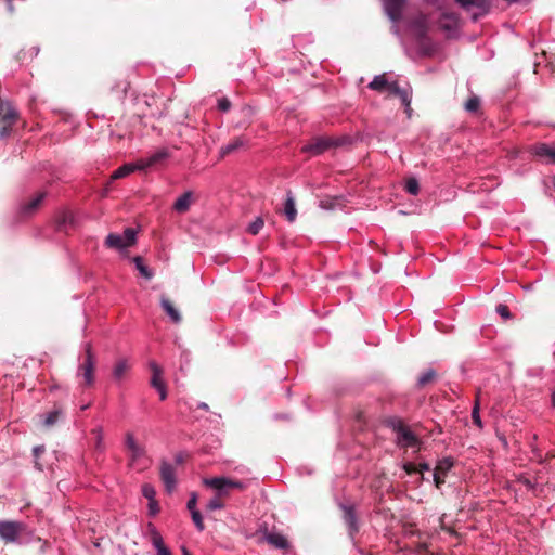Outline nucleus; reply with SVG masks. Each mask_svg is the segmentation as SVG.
<instances>
[{
  "instance_id": "obj_27",
  "label": "nucleus",
  "mask_w": 555,
  "mask_h": 555,
  "mask_svg": "<svg viewBox=\"0 0 555 555\" xmlns=\"http://www.w3.org/2000/svg\"><path fill=\"white\" fill-rule=\"evenodd\" d=\"M266 540L269 544L280 550H286L289 546L287 539L281 533H269Z\"/></svg>"
},
{
  "instance_id": "obj_50",
  "label": "nucleus",
  "mask_w": 555,
  "mask_h": 555,
  "mask_svg": "<svg viewBox=\"0 0 555 555\" xmlns=\"http://www.w3.org/2000/svg\"><path fill=\"white\" fill-rule=\"evenodd\" d=\"M44 452V447L43 446H36L34 447L33 449V453H34V456L37 459L40 454H42Z\"/></svg>"
},
{
  "instance_id": "obj_48",
  "label": "nucleus",
  "mask_w": 555,
  "mask_h": 555,
  "mask_svg": "<svg viewBox=\"0 0 555 555\" xmlns=\"http://www.w3.org/2000/svg\"><path fill=\"white\" fill-rule=\"evenodd\" d=\"M403 469L405 470L406 474L409 475H412V474H415L417 473V467L415 464L411 463V462H408V463H404L403 464Z\"/></svg>"
},
{
  "instance_id": "obj_26",
  "label": "nucleus",
  "mask_w": 555,
  "mask_h": 555,
  "mask_svg": "<svg viewBox=\"0 0 555 555\" xmlns=\"http://www.w3.org/2000/svg\"><path fill=\"white\" fill-rule=\"evenodd\" d=\"M284 215L289 222H294L297 217L295 199L291 192L287 193V197L284 204Z\"/></svg>"
},
{
  "instance_id": "obj_22",
  "label": "nucleus",
  "mask_w": 555,
  "mask_h": 555,
  "mask_svg": "<svg viewBox=\"0 0 555 555\" xmlns=\"http://www.w3.org/2000/svg\"><path fill=\"white\" fill-rule=\"evenodd\" d=\"M160 306L173 323L178 324L181 322V315L179 311L173 307L167 297L163 296L160 298Z\"/></svg>"
},
{
  "instance_id": "obj_4",
  "label": "nucleus",
  "mask_w": 555,
  "mask_h": 555,
  "mask_svg": "<svg viewBox=\"0 0 555 555\" xmlns=\"http://www.w3.org/2000/svg\"><path fill=\"white\" fill-rule=\"evenodd\" d=\"M343 144V140L331 137H317L313 138L309 143L301 146L300 152L308 154L309 156H319L332 147L339 146Z\"/></svg>"
},
{
  "instance_id": "obj_39",
  "label": "nucleus",
  "mask_w": 555,
  "mask_h": 555,
  "mask_svg": "<svg viewBox=\"0 0 555 555\" xmlns=\"http://www.w3.org/2000/svg\"><path fill=\"white\" fill-rule=\"evenodd\" d=\"M222 508H224V503L222 502L221 498H219L217 495L215 498H212L211 500H209V502L206 505V509L209 512L222 509Z\"/></svg>"
},
{
  "instance_id": "obj_15",
  "label": "nucleus",
  "mask_w": 555,
  "mask_h": 555,
  "mask_svg": "<svg viewBox=\"0 0 555 555\" xmlns=\"http://www.w3.org/2000/svg\"><path fill=\"white\" fill-rule=\"evenodd\" d=\"M18 118V113L11 102L0 99V121L2 124L14 125Z\"/></svg>"
},
{
  "instance_id": "obj_2",
  "label": "nucleus",
  "mask_w": 555,
  "mask_h": 555,
  "mask_svg": "<svg viewBox=\"0 0 555 555\" xmlns=\"http://www.w3.org/2000/svg\"><path fill=\"white\" fill-rule=\"evenodd\" d=\"M125 446L129 451V466L143 472L151 465V459L146 455L144 447L140 446L132 433L125 436Z\"/></svg>"
},
{
  "instance_id": "obj_30",
  "label": "nucleus",
  "mask_w": 555,
  "mask_h": 555,
  "mask_svg": "<svg viewBox=\"0 0 555 555\" xmlns=\"http://www.w3.org/2000/svg\"><path fill=\"white\" fill-rule=\"evenodd\" d=\"M435 377H436V371L434 369H428L420 375V377L417 379V385L420 387H424L427 384L431 383L435 379Z\"/></svg>"
},
{
  "instance_id": "obj_54",
  "label": "nucleus",
  "mask_w": 555,
  "mask_h": 555,
  "mask_svg": "<svg viewBox=\"0 0 555 555\" xmlns=\"http://www.w3.org/2000/svg\"><path fill=\"white\" fill-rule=\"evenodd\" d=\"M7 1H8L9 10L12 12L13 11L12 0H7Z\"/></svg>"
},
{
  "instance_id": "obj_19",
  "label": "nucleus",
  "mask_w": 555,
  "mask_h": 555,
  "mask_svg": "<svg viewBox=\"0 0 555 555\" xmlns=\"http://www.w3.org/2000/svg\"><path fill=\"white\" fill-rule=\"evenodd\" d=\"M247 144V139H245L244 137H237L220 149V155L223 157L242 147H245Z\"/></svg>"
},
{
  "instance_id": "obj_53",
  "label": "nucleus",
  "mask_w": 555,
  "mask_h": 555,
  "mask_svg": "<svg viewBox=\"0 0 555 555\" xmlns=\"http://www.w3.org/2000/svg\"><path fill=\"white\" fill-rule=\"evenodd\" d=\"M35 466L37 469L42 470V465L37 460L35 461Z\"/></svg>"
},
{
  "instance_id": "obj_21",
  "label": "nucleus",
  "mask_w": 555,
  "mask_h": 555,
  "mask_svg": "<svg viewBox=\"0 0 555 555\" xmlns=\"http://www.w3.org/2000/svg\"><path fill=\"white\" fill-rule=\"evenodd\" d=\"M46 197V192H40L35 195L34 198H31L28 203H25L21 206V212L23 215H30L33 214L42 203V201Z\"/></svg>"
},
{
  "instance_id": "obj_12",
  "label": "nucleus",
  "mask_w": 555,
  "mask_h": 555,
  "mask_svg": "<svg viewBox=\"0 0 555 555\" xmlns=\"http://www.w3.org/2000/svg\"><path fill=\"white\" fill-rule=\"evenodd\" d=\"M151 543L157 551V555H172L170 550L165 545L160 532L157 530L154 524L149 522L146 526Z\"/></svg>"
},
{
  "instance_id": "obj_51",
  "label": "nucleus",
  "mask_w": 555,
  "mask_h": 555,
  "mask_svg": "<svg viewBox=\"0 0 555 555\" xmlns=\"http://www.w3.org/2000/svg\"><path fill=\"white\" fill-rule=\"evenodd\" d=\"M416 467H417V472H420V473L430 470V466L426 462L420 463V465Z\"/></svg>"
},
{
  "instance_id": "obj_59",
  "label": "nucleus",
  "mask_w": 555,
  "mask_h": 555,
  "mask_svg": "<svg viewBox=\"0 0 555 555\" xmlns=\"http://www.w3.org/2000/svg\"><path fill=\"white\" fill-rule=\"evenodd\" d=\"M88 408H89V404H86V405H82V406H81V410H86V409H88Z\"/></svg>"
},
{
  "instance_id": "obj_17",
  "label": "nucleus",
  "mask_w": 555,
  "mask_h": 555,
  "mask_svg": "<svg viewBox=\"0 0 555 555\" xmlns=\"http://www.w3.org/2000/svg\"><path fill=\"white\" fill-rule=\"evenodd\" d=\"M340 507L344 512L343 517H344L346 525L348 526L349 533L351 535H353L359 530L354 507L352 505H346V504H341Z\"/></svg>"
},
{
  "instance_id": "obj_8",
  "label": "nucleus",
  "mask_w": 555,
  "mask_h": 555,
  "mask_svg": "<svg viewBox=\"0 0 555 555\" xmlns=\"http://www.w3.org/2000/svg\"><path fill=\"white\" fill-rule=\"evenodd\" d=\"M387 93L390 96H397L400 99L401 104L404 106L405 113L408 116H411V101H412V88L410 85L405 87H401L397 80L390 82V86L387 90Z\"/></svg>"
},
{
  "instance_id": "obj_20",
  "label": "nucleus",
  "mask_w": 555,
  "mask_h": 555,
  "mask_svg": "<svg viewBox=\"0 0 555 555\" xmlns=\"http://www.w3.org/2000/svg\"><path fill=\"white\" fill-rule=\"evenodd\" d=\"M137 170H140L139 169V162H134V163H127L122 166H120L119 168H117L111 176V179L112 180H117V179H121V178H125L127 176H129L130 173L137 171Z\"/></svg>"
},
{
  "instance_id": "obj_32",
  "label": "nucleus",
  "mask_w": 555,
  "mask_h": 555,
  "mask_svg": "<svg viewBox=\"0 0 555 555\" xmlns=\"http://www.w3.org/2000/svg\"><path fill=\"white\" fill-rule=\"evenodd\" d=\"M479 410H480V403H479V398L477 397L476 401H475V404H474V408H473V411H472V420H473V423L478 428L481 429L483 427V425H482V421H481V417H480Z\"/></svg>"
},
{
  "instance_id": "obj_1",
  "label": "nucleus",
  "mask_w": 555,
  "mask_h": 555,
  "mask_svg": "<svg viewBox=\"0 0 555 555\" xmlns=\"http://www.w3.org/2000/svg\"><path fill=\"white\" fill-rule=\"evenodd\" d=\"M406 1L408 0H382L386 15L393 23L391 30L400 38L402 37L400 36L398 23L402 18L403 8ZM405 29L409 40L405 42L401 39V41L409 57L413 60L433 57L437 53L439 46L428 36L429 18L426 14L418 12L414 16L406 18Z\"/></svg>"
},
{
  "instance_id": "obj_3",
  "label": "nucleus",
  "mask_w": 555,
  "mask_h": 555,
  "mask_svg": "<svg viewBox=\"0 0 555 555\" xmlns=\"http://www.w3.org/2000/svg\"><path fill=\"white\" fill-rule=\"evenodd\" d=\"M85 354L82 357L81 362L79 363L76 372L77 377L83 378L85 387H92L95 382V356L92 350L91 343H85L83 345Z\"/></svg>"
},
{
  "instance_id": "obj_11",
  "label": "nucleus",
  "mask_w": 555,
  "mask_h": 555,
  "mask_svg": "<svg viewBox=\"0 0 555 555\" xmlns=\"http://www.w3.org/2000/svg\"><path fill=\"white\" fill-rule=\"evenodd\" d=\"M397 431V442L402 448L414 447L417 444L418 439L415 434L402 423L395 427Z\"/></svg>"
},
{
  "instance_id": "obj_58",
  "label": "nucleus",
  "mask_w": 555,
  "mask_h": 555,
  "mask_svg": "<svg viewBox=\"0 0 555 555\" xmlns=\"http://www.w3.org/2000/svg\"><path fill=\"white\" fill-rule=\"evenodd\" d=\"M182 552H183V555H190L189 551L185 547L182 548Z\"/></svg>"
},
{
  "instance_id": "obj_45",
  "label": "nucleus",
  "mask_w": 555,
  "mask_h": 555,
  "mask_svg": "<svg viewBox=\"0 0 555 555\" xmlns=\"http://www.w3.org/2000/svg\"><path fill=\"white\" fill-rule=\"evenodd\" d=\"M228 485L230 486V489H237V490H244L246 489L247 485L246 482L242 480H233L228 478Z\"/></svg>"
},
{
  "instance_id": "obj_13",
  "label": "nucleus",
  "mask_w": 555,
  "mask_h": 555,
  "mask_svg": "<svg viewBox=\"0 0 555 555\" xmlns=\"http://www.w3.org/2000/svg\"><path fill=\"white\" fill-rule=\"evenodd\" d=\"M203 483L211 488L216 491V495L219 498H224L230 494V486L228 485L227 477H212V478H204Z\"/></svg>"
},
{
  "instance_id": "obj_9",
  "label": "nucleus",
  "mask_w": 555,
  "mask_h": 555,
  "mask_svg": "<svg viewBox=\"0 0 555 555\" xmlns=\"http://www.w3.org/2000/svg\"><path fill=\"white\" fill-rule=\"evenodd\" d=\"M160 479L164 483L165 491L171 494L177 487V478H176V468L175 466L167 462L163 461L160 464Z\"/></svg>"
},
{
  "instance_id": "obj_42",
  "label": "nucleus",
  "mask_w": 555,
  "mask_h": 555,
  "mask_svg": "<svg viewBox=\"0 0 555 555\" xmlns=\"http://www.w3.org/2000/svg\"><path fill=\"white\" fill-rule=\"evenodd\" d=\"M532 442L530 443L531 452L533 453L534 457L538 460L539 463H543V456L541 450L535 446V441L538 440V436L533 435Z\"/></svg>"
},
{
  "instance_id": "obj_57",
  "label": "nucleus",
  "mask_w": 555,
  "mask_h": 555,
  "mask_svg": "<svg viewBox=\"0 0 555 555\" xmlns=\"http://www.w3.org/2000/svg\"><path fill=\"white\" fill-rule=\"evenodd\" d=\"M424 1L427 3H431V4H435L437 2V0H424Z\"/></svg>"
},
{
  "instance_id": "obj_40",
  "label": "nucleus",
  "mask_w": 555,
  "mask_h": 555,
  "mask_svg": "<svg viewBox=\"0 0 555 555\" xmlns=\"http://www.w3.org/2000/svg\"><path fill=\"white\" fill-rule=\"evenodd\" d=\"M191 514L192 520L198 531H203L205 529L202 514L198 509H194Z\"/></svg>"
},
{
  "instance_id": "obj_28",
  "label": "nucleus",
  "mask_w": 555,
  "mask_h": 555,
  "mask_svg": "<svg viewBox=\"0 0 555 555\" xmlns=\"http://www.w3.org/2000/svg\"><path fill=\"white\" fill-rule=\"evenodd\" d=\"M129 369H130V365H129L127 359L117 360V362L115 363V365L113 367V372H112L113 377L116 380L122 379Z\"/></svg>"
},
{
  "instance_id": "obj_49",
  "label": "nucleus",
  "mask_w": 555,
  "mask_h": 555,
  "mask_svg": "<svg viewBox=\"0 0 555 555\" xmlns=\"http://www.w3.org/2000/svg\"><path fill=\"white\" fill-rule=\"evenodd\" d=\"M159 393V399L162 401H164L166 398H167V389H166V385H163L162 388H157L156 389Z\"/></svg>"
},
{
  "instance_id": "obj_43",
  "label": "nucleus",
  "mask_w": 555,
  "mask_h": 555,
  "mask_svg": "<svg viewBox=\"0 0 555 555\" xmlns=\"http://www.w3.org/2000/svg\"><path fill=\"white\" fill-rule=\"evenodd\" d=\"M231 101L228 98L223 96L218 99L217 107L220 112L227 113L231 109Z\"/></svg>"
},
{
  "instance_id": "obj_41",
  "label": "nucleus",
  "mask_w": 555,
  "mask_h": 555,
  "mask_svg": "<svg viewBox=\"0 0 555 555\" xmlns=\"http://www.w3.org/2000/svg\"><path fill=\"white\" fill-rule=\"evenodd\" d=\"M495 311L504 320H509L512 318V313L508 307L504 304L498 305Z\"/></svg>"
},
{
  "instance_id": "obj_55",
  "label": "nucleus",
  "mask_w": 555,
  "mask_h": 555,
  "mask_svg": "<svg viewBox=\"0 0 555 555\" xmlns=\"http://www.w3.org/2000/svg\"><path fill=\"white\" fill-rule=\"evenodd\" d=\"M552 405L555 408V390L552 392Z\"/></svg>"
},
{
  "instance_id": "obj_6",
  "label": "nucleus",
  "mask_w": 555,
  "mask_h": 555,
  "mask_svg": "<svg viewBox=\"0 0 555 555\" xmlns=\"http://www.w3.org/2000/svg\"><path fill=\"white\" fill-rule=\"evenodd\" d=\"M438 28L449 39L459 37L460 16L454 12H443L437 22Z\"/></svg>"
},
{
  "instance_id": "obj_56",
  "label": "nucleus",
  "mask_w": 555,
  "mask_h": 555,
  "mask_svg": "<svg viewBox=\"0 0 555 555\" xmlns=\"http://www.w3.org/2000/svg\"><path fill=\"white\" fill-rule=\"evenodd\" d=\"M199 408L204 409V410H207L208 409V405L206 403H201L199 404Z\"/></svg>"
},
{
  "instance_id": "obj_14",
  "label": "nucleus",
  "mask_w": 555,
  "mask_h": 555,
  "mask_svg": "<svg viewBox=\"0 0 555 555\" xmlns=\"http://www.w3.org/2000/svg\"><path fill=\"white\" fill-rule=\"evenodd\" d=\"M169 157V152L167 149H160L158 151H156L155 153H153L152 155L145 157V158H140L138 159L139 162V169L140 170H146L149 168H152L158 164H160L162 162H164L165 159H167Z\"/></svg>"
},
{
  "instance_id": "obj_60",
  "label": "nucleus",
  "mask_w": 555,
  "mask_h": 555,
  "mask_svg": "<svg viewBox=\"0 0 555 555\" xmlns=\"http://www.w3.org/2000/svg\"><path fill=\"white\" fill-rule=\"evenodd\" d=\"M320 206H321V207H323V208H325V207H326V206L324 205V202H323V201H321Z\"/></svg>"
},
{
  "instance_id": "obj_46",
  "label": "nucleus",
  "mask_w": 555,
  "mask_h": 555,
  "mask_svg": "<svg viewBox=\"0 0 555 555\" xmlns=\"http://www.w3.org/2000/svg\"><path fill=\"white\" fill-rule=\"evenodd\" d=\"M196 504H197V494L195 492H192L191 496L186 503V508L189 509L190 513H192L194 509H197Z\"/></svg>"
},
{
  "instance_id": "obj_16",
  "label": "nucleus",
  "mask_w": 555,
  "mask_h": 555,
  "mask_svg": "<svg viewBox=\"0 0 555 555\" xmlns=\"http://www.w3.org/2000/svg\"><path fill=\"white\" fill-rule=\"evenodd\" d=\"M56 229L60 232H67L75 228L76 218L70 210H62L56 216Z\"/></svg>"
},
{
  "instance_id": "obj_34",
  "label": "nucleus",
  "mask_w": 555,
  "mask_h": 555,
  "mask_svg": "<svg viewBox=\"0 0 555 555\" xmlns=\"http://www.w3.org/2000/svg\"><path fill=\"white\" fill-rule=\"evenodd\" d=\"M133 261L135 263V268L139 270V272L146 279H151L153 276V273L151 270L143 263L142 258L134 257Z\"/></svg>"
},
{
  "instance_id": "obj_38",
  "label": "nucleus",
  "mask_w": 555,
  "mask_h": 555,
  "mask_svg": "<svg viewBox=\"0 0 555 555\" xmlns=\"http://www.w3.org/2000/svg\"><path fill=\"white\" fill-rule=\"evenodd\" d=\"M142 495L147 499V501L156 500V490L151 483H144L142 486Z\"/></svg>"
},
{
  "instance_id": "obj_35",
  "label": "nucleus",
  "mask_w": 555,
  "mask_h": 555,
  "mask_svg": "<svg viewBox=\"0 0 555 555\" xmlns=\"http://www.w3.org/2000/svg\"><path fill=\"white\" fill-rule=\"evenodd\" d=\"M404 190H405L409 194H411V195H417V194H418V192H420V184H418L417 179H415V178H409V179L405 181Z\"/></svg>"
},
{
  "instance_id": "obj_44",
  "label": "nucleus",
  "mask_w": 555,
  "mask_h": 555,
  "mask_svg": "<svg viewBox=\"0 0 555 555\" xmlns=\"http://www.w3.org/2000/svg\"><path fill=\"white\" fill-rule=\"evenodd\" d=\"M159 511H160L159 504L156 500L149 501L147 513L151 517H155L159 513Z\"/></svg>"
},
{
  "instance_id": "obj_37",
  "label": "nucleus",
  "mask_w": 555,
  "mask_h": 555,
  "mask_svg": "<svg viewBox=\"0 0 555 555\" xmlns=\"http://www.w3.org/2000/svg\"><path fill=\"white\" fill-rule=\"evenodd\" d=\"M263 219L261 217H257L251 223H249L247 231L253 235H257L263 228Z\"/></svg>"
},
{
  "instance_id": "obj_52",
  "label": "nucleus",
  "mask_w": 555,
  "mask_h": 555,
  "mask_svg": "<svg viewBox=\"0 0 555 555\" xmlns=\"http://www.w3.org/2000/svg\"><path fill=\"white\" fill-rule=\"evenodd\" d=\"M176 462H177L178 464H181V463L183 462V457H182V455H181V454H179V455H177V456H176Z\"/></svg>"
},
{
  "instance_id": "obj_33",
  "label": "nucleus",
  "mask_w": 555,
  "mask_h": 555,
  "mask_svg": "<svg viewBox=\"0 0 555 555\" xmlns=\"http://www.w3.org/2000/svg\"><path fill=\"white\" fill-rule=\"evenodd\" d=\"M465 109L468 112V113H477L479 107H480V100L478 96L476 95H473L470 96L465 105H464Z\"/></svg>"
},
{
  "instance_id": "obj_47",
  "label": "nucleus",
  "mask_w": 555,
  "mask_h": 555,
  "mask_svg": "<svg viewBox=\"0 0 555 555\" xmlns=\"http://www.w3.org/2000/svg\"><path fill=\"white\" fill-rule=\"evenodd\" d=\"M13 126L14 125L3 124V126L0 127V139L9 137Z\"/></svg>"
},
{
  "instance_id": "obj_31",
  "label": "nucleus",
  "mask_w": 555,
  "mask_h": 555,
  "mask_svg": "<svg viewBox=\"0 0 555 555\" xmlns=\"http://www.w3.org/2000/svg\"><path fill=\"white\" fill-rule=\"evenodd\" d=\"M63 412L60 409H54L53 411L46 414L43 424L48 427L53 426L59 418L62 416Z\"/></svg>"
},
{
  "instance_id": "obj_18",
  "label": "nucleus",
  "mask_w": 555,
  "mask_h": 555,
  "mask_svg": "<svg viewBox=\"0 0 555 555\" xmlns=\"http://www.w3.org/2000/svg\"><path fill=\"white\" fill-rule=\"evenodd\" d=\"M192 202H193V192L186 191L176 199V202L173 204V209L178 214H184V212L189 211V209L192 205Z\"/></svg>"
},
{
  "instance_id": "obj_7",
  "label": "nucleus",
  "mask_w": 555,
  "mask_h": 555,
  "mask_svg": "<svg viewBox=\"0 0 555 555\" xmlns=\"http://www.w3.org/2000/svg\"><path fill=\"white\" fill-rule=\"evenodd\" d=\"M529 153L544 165H555V145L538 142L529 146Z\"/></svg>"
},
{
  "instance_id": "obj_29",
  "label": "nucleus",
  "mask_w": 555,
  "mask_h": 555,
  "mask_svg": "<svg viewBox=\"0 0 555 555\" xmlns=\"http://www.w3.org/2000/svg\"><path fill=\"white\" fill-rule=\"evenodd\" d=\"M105 245L109 248H115L118 250L126 248L124 237L120 234L116 233H109L106 236Z\"/></svg>"
},
{
  "instance_id": "obj_5",
  "label": "nucleus",
  "mask_w": 555,
  "mask_h": 555,
  "mask_svg": "<svg viewBox=\"0 0 555 555\" xmlns=\"http://www.w3.org/2000/svg\"><path fill=\"white\" fill-rule=\"evenodd\" d=\"M26 530L22 521L0 520V539L5 543H21V535Z\"/></svg>"
},
{
  "instance_id": "obj_10",
  "label": "nucleus",
  "mask_w": 555,
  "mask_h": 555,
  "mask_svg": "<svg viewBox=\"0 0 555 555\" xmlns=\"http://www.w3.org/2000/svg\"><path fill=\"white\" fill-rule=\"evenodd\" d=\"M453 466L454 460L451 456L443 457L437 462L433 477L435 486L438 489H440L441 486L446 482V476Z\"/></svg>"
},
{
  "instance_id": "obj_23",
  "label": "nucleus",
  "mask_w": 555,
  "mask_h": 555,
  "mask_svg": "<svg viewBox=\"0 0 555 555\" xmlns=\"http://www.w3.org/2000/svg\"><path fill=\"white\" fill-rule=\"evenodd\" d=\"M391 81H388L385 74L376 75L373 80L369 83L371 90L377 92H387Z\"/></svg>"
},
{
  "instance_id": "obj_25",
  "label": "nucleus",
  "mask_w": 555,
  "mask_h": 555,
  "mask_svg": "<svg viewBox=\"0 0 555 555\" xmlns=\"http://www.w3.org/2000/svg\"><path fill=\"white\" fill-rule=\"evenodd\" d=\"M150 369L152 371L151 386L155 389L162 388V386L165 385L162 378V367L156 362L152 361L150 362Z\"/></svg>"
},
{
  "instance_id": "obj_24",
  "label": "nucleus",
  "mask_w": 555,
  "mask_h": 555,
  "mask_svg": "<svg viewBox=\"0 0 555 555\" xmlns=\"http://www.w3.org/2000/svg\"><path fill=\"white\" fill-rule=\"evenodd\" d=\"M462 8L466 10H470L472 8H477L480 10V14H483L488 11L490 0H456Z\"/></svg>"
},
{
  "instance_id": "obj_36",
  "label": "nucleus",
  "mask_w": 555,
  "mask_h": 555,
  "mask_svg": "<svg viewBox=\"0 0 555 555\" xmlns=\"http://www.w3.org/2000/svg\"><path fill=\"white\" fill-rule=\"evenodd\" d=\"M121 236L124 237L125 246L127 248L135 243L137 232L131 228H127Z\"/></svg>"
}]
</instances>
